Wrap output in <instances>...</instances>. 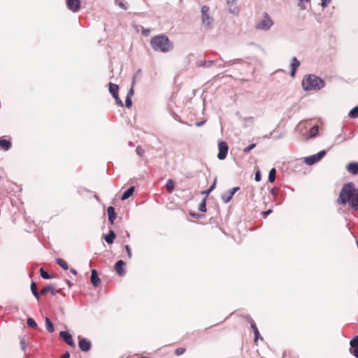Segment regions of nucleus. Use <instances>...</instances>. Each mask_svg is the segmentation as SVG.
Returning a JSON list of instances; mask_svg holds the SVG:
<instances>
[{"mask_svg": "<svg viewBox=\"0 0 358 358\" xmlns=\"http://www.w3.org/2000/svg\"><path fill=\"white\" fill-rule=\"evenodd\" d=\"M338 203L345 205L347 203L353 210L358 209V189L355 187L352 182L345 184L341 189L338 199Z\"/></svg>", "mask_w": 358, "mask_h": 358, "instance_id": "1", "label": "nucleus"}, {"mask_svg": "<svg viewBox=\"0 0 358 358\" xmlns=\"http://www.w3.org/2000/svg\"><path fill=\"white\" fill-rule=\"evenodd\" d=\"M150 45L154 50L162 52H168L173 48V43L164 34L152 37L150 40Z\"/></svg>", "mask_w": 358, "mask_h": 358, "instance_id": "2", "label": "nucleus"}, {"mask_svg": "<svg viewBox=\"0 0 358 358\" xmlns=\"http://www.w3.org/2000/svg\"><path fill=\"white\" fill-rule=\"evenodd\" d=\"M304 90H320L325 86V82L315 75H306L302 81Z\"/></svg>", "mask_w": 358, "mask_h": 358, "instance_id": "3", "label": "nucleus"}, {"mask_svg": "<svg viewBox=\"0 0 358 358\" xmlns=\"http://www.w3.org/2000/svg\"><path fill=\"white\" fill-rule=\"evenodd\" d=\"M273 22L268 13H264L262 19L256 24V28L262 30H268L273 25Z\"/></svg>", "mask_w": 358, "mask_h": 358, "instance_id": "4", "label": "nucleus"}, {"mask_svg": "<svg viewBox=\"0 0 358 358\" xmlns=\"http://www.w3.org/2000/svg\"><path fill=\"white\" fill-rule=\"evenodd\" d=\"M219 152L217 154V158L220 160H223L226 158L229 147L225 141H221L218 144Z\"/></svg>", "mask_w": 358, "mask_h": 358, "instance_id": "5", "label": "nucleus"}, {"mask_svg": "<svg viewBox=\"0 0 358 358\" xmlns=\"http://www.w3.org/2000/svg\"><path fill=\"white\" fill-rule=\"evenodd\" d=\"M67 8L72 12L76 13L80 8V0H66Z\"/></svg>", "mask_w": 358, "mask_h": 358, "instance_id": "6", "label": "nucleus"}, {"mask_svg": "<svg viewBox=\"0 0 358 358\" xmlns=\"http://www.w3.org/2000/svg\"><path fill=\"white\" fill-rule=\"evenodd\" d=\"M78 345L80 349L83 352H88L92 346L91 342L86 338L78 336Z\"/></svg>", "mask_w": 358, "mask_h": 358, "instance_id": "7", "label": "nucleus"}, {"mask_svg": "<svg viewBox=\"0 0 358 358\" xmlns=\"http://www.w3.org/2000/svg\"><path fill=\"white\" fill-rule=\"evenodd\" d=\"M59 336L70 346L75 347L72 336L68 331H60Z\"/></svg>", "mask_w": 358, "mask_h": 358, "instance_id": "8", "label": "nucleus"}, {"mask_svg": "<svg viewBox=\"0 0 358 358\" xmlns=\"http://www.w3.org/2000/svg\"><path fill=\"white\" fill-rule=\"evenodd\" d=\"M239 189L238 187H234L224 194L222 195V199L224 203H228L232 199L234 194Z\"/></svg>", "mask_w": 358, "mask_h": 358, "instance_id": "9", "label": "nucleus"}, {"mask_svg": "<svg viewBox=\"0 0 358 358\" xmlns=\"http://www.w3.org/2000/svg\"><path fill=\"white\" fill-rule=\"evenodd\" d=\"M124 266L125 263L122 260L117 261L115 265V270L120 276H122L125 274Z\"/></svg>", "mask_w": 358, "mask_h": 358, "instance_id": "10", "label": "nucleus"}, {"mask_svg": "<svg viewBox=\"0 0 358 358\" xmlns=\"http://www.w3.org/2000/svg\"><path fill=\"white\" fill-rule=\"evenodd\" d=\"M209 8L206 6H203L201 8V13H202V19L203 22L206 24V25L210 24V16L208 15Z\"/></svg>", "mask_w": 358, "mask_h": 358, "instance_id": "11", "label": "nucleus"}, {"mask_svg": "<svg viewBox=\"0 0 358 358\" xmlns=\"http://www.w3.org/2000/svg\"><path fill=\"white\" fill-rule=\"evenodd\" d=\"M91 282L94 287H96L99 285L101 280L98 276L97 272L95 269L91 271Z\"/></svg>", "mask_w": 358, "mask_h": 358, "instance_id": "12", "label": "nucleus"}, {"mask_svg": "<svg viewBox=\"0 0 358 358\" xmlns=\"http://www.w3.org/2000/svg\"><path fill=\"white\" fill-rule=\"evenodd\" d=\"M347 171L353 174L356 175L358 173V163L357 162H352L348 164L346 167Z\"/></svg>", "mask_w": 358, "mask_h": 358, "instance_id": "13", "label": "nucleus"}, {"mask_svg": "<svg viewBox=\"0 0 358 358\" xmlns=\"http://www.w3.org/2000/svg\"><path fill=\"white\" fill-rule=\"evenodd\" d=\"M107 212L108 214V220L111 224H113L114 221L117 217L115 208L113 206H109L107 209Z\"/></svg>", "mask_w": 358, "mask_h": 358, "instance_id": "14", "label": "nucleus"}, {"mask_svg": "<svg viewBox=\"0 0 358 358\" xmlns=\"http://www.w3.org/2000/svg\"><path fill=\"white\" fill-rule=\"evenodd\" d=\"M48 292H51L53 295H55L58 292V291L55 290L54 286L52 285H48L41 290V294L42 295H45Z\"/></svg>", "mask_w": 358, "mask_h": 358, "instance_id": "15", "label": "nucleus"}, {"mask_svg": "<svg viewBox=\"0 0 358 358\" xmlns=\"http://www.w3.org/2000/svg\"><path fill=\"white\" fill-rule=\"evenodd\" d=\"M299 65H300V62L296 57H294L292 59V64H291L292 71H291L290 75L292 77H294L295 76L296 70L299 66Z\"/></svg>", "mask_w": 358, "mask_h": 358, "instance_id": "16", "label": "nucleus"}, {"mask_svg": "<svg viewBox=\"0 0 358 358\" xmlns=\"http://www.w3.org/2000/svg\"><path fill=\"white\" fill-rule=\"evenodd\" d=\"M11 142L4 138H0V148L3 150H8L11 148Z\"/></svg>", "mask_w": 358, "mask_h": 358, "instance_id": "17", "label": "nucleus"}, {"mask_svg": "<svg viewBox=\"0 0 358 358\" xmlns=\"http://www.w3.org/2000/svg\"><path fill=\"white\" fill-rule=\"evenodd\" d=\"M116 237L115 232L113 230H110L109 234L104 236L105 241L109 243L112 244Z\"/></svg>", "mask_w": 358, "mask_h": 358, "instance_id": "18", "label": "nucleus"}, {"mask_svg": "<svg viewBox=\"0 0 358 358\" xmlns=\"http://www.w3.org/2000/svg\"><path fill=\"white\" fill-rule=\"evenodd\" d=\"M318 161L319 159H317L316 155L305 158V162L308 165H313Z\"/></svg>", "mask_w": 358, "mask_h": 358, "instance_id": "19", "label": "nucleus"}, {"mask_svg": "<svg viewBox=\"0 0 358 358\" xmlns=\"http://www.w3.org/2000/svg\"><path fill=\"white\" fill-rule=\"evenodd\" d=\"M134 192V187H129L127 190H126L122 196V200H126L130 196L133 194Z\"/></svg>", "mask_w": 358, "mask_h": 358, "instance_id": "20", "label": "nucleus"}, {"mask_svg": "<svg viewBox=\"0 0 358 358\" xmlns=\"http://www.w3.org/2000/svg\"><path fill=\"white\" fill-rule=\"evenodd\" d=\"M45 327L48 332L52 333L54 331V326L51 320L48 317L45 319Z\"/></svg>", "mask_w": 358, "mask_h": 358, "instance_id": "21", "label": "nucleus"}, {"mask_svg": "<svg viewBox=\"0 0 358 358\" xmlns=\"http://www.w3.org/2000/svg\"><path fill=\"white\" fill-rule=\"evenodd\" d=\"M118 90L119 87L117 85L112 83H109V92L111 93L113 96L118 94Z\"/></svg>", "mask_w": 358, "mask_h": 358, "instance_id": "22", "label": "nucleus"}, {"mask_svg": "<svg viewBox=\"0 0 358 358\" xmlns=\"http://www.w3.org/2000/svg\"><path fill=\"white\" fill-rule=\"evenodd\" d=\"M31 290L34 296L37 299H39L40 295L37 290V286L36 284L34 282H32L31 284Z\"/></svg>", "mask_w": 358, "mask_h": 358, "instance_id": "23", "label": "nucleus"}, {"mask_svg": "<svg viewBox=\"0 0 358 358\" xmlns=\"http://www.w3.org/2000/svg\"><path fill=\"white\" fill-rule=\"evenodd\" d=\"M174 187H175V183L174 182L169 179L167 182H166V189L167 190V192L169 193H171L174 189Z\"/></svg>", "mask_w": 358, "mask_h": 358, "instance_id": "24", "label": "nucleus"}, {"mask_svg": "<svg viewBox=\"0 0 358 358\" xmlns=\"http://www.w3.org/2000/svg\"><path fill=\"white\" fill-rule=\"evenodd\" d=\"M275 174H276V170L275 168H273L270 170L269 174H268V180L271 182H273L275 180Z\"/></svg>", "mask_w": 358, "mask_h": 358, "instance_id": "25", "label": "nucleus"}, {"mask_svg": "<svg viewBox=\"0 0 358 358\" xmlns=\"http://www.w3.org/2000/svg\"><path fill=\"white\" fill-rule=\"evenodd\" d=\"M56 262L64 270L68 269V264L64 259L58 258L56 259Z\"/></svg>", "mask_w": 358, "mask_h": 358, "instance_id": "26", "label": "nucleus"}, {"mask_svg": "<svg viewBox=\"0 0 358 358\" xmlns=\"http://www.w3.org/2000/svg\"><path fill=\"white\" fill-rule=\"evenodd\" d=\"M40 274L41 277L44 279H50L52 278V275H49L47 271L44 270L43 268H41L39 270Z\"/></svg>", "mask_w": 358, "mask_h": 358, "instance_id": "27", "label": "nucleus"}, {"mask_svg": "<svg viewBox=\"0 0 358 358\" xmlns=\"http://www.w3.org/2000/svg\"><path fill=\"white\" fill-rule=\"evenodd\" d=\"M349 116L352 118L358 117V106L353 108L349 113Z\"/></svg>", "mask_w": 358, "mask_h": 358, "instance_id": "28", "label": "nucleus"}, {"mask_svg": "<svg viewBox=\"0 0 358 358\" xmlns=\"http://www.w3.org/2000/svg\"><path fill=\"white\" fill-rule=\"evenodd\" d=\"M318 131H319V129H318V127L317 126L313 127L309 130V136H310V137L315 136L318 134Z\"/></svg>", "mask_w": 358, "mask_h": 358, "instance_id": "29", "label": "nucleus"}, {"mask_svg": "<svg viewBox=\"0 0 358 358\" xmlns=\"http://www.w3.org/2000/svg\"><path fill=\"white\" fill-rule=\"evenodd\" d=\"M27 324L33 329H36L38 327L36 322L31 317L27 319Z\"/></svg>", "mask_w": 358, "mask_h": 358, "instance_id": "30", "label": "nucleus"}, {"mask_svg": "<svg viewBox=\"0 0 358 358\" xmlns=\"http://www.w3.org/2000/svg\"><path fill=\"white\" fill-rule=\"evenodd\" d=\"M351 348L358 346V336H355L350 342Z\"/></svg>", "mask_w": 358, "mask_h": 358, "instance_id": "31", "label": "nucleus"}, {"mask_svg": "<svg viewBox=\"0 0 358 358\" xmlns=\"http://www.w3.org/2000/svg\"><path fill=\"white\" fill-rule=\"evenodd\" d=\"M206 198H205L202 201V202L199 204V209L201 212H206Z\"/></svg>", "mask_w": 358, "mask_h": 358, "instance_id": "32", "label": "nucleus"}, {"mask_svg": "<svg viewBox=\"0 0 358 358\" xmlns=\"http://www.w3.org/2000/svg\"><path fill=\"white\" fill-rule=\"evenodd\" d=\"M185 351L186 349L185 348H178L175 350V355L177 356H180L184 354Z\"/></svg>", "mask_w": 358, "mask_h": 358, "instance_id": "33", "label": "nucleus"}, {"mask_svg": "<svg viewBox=\"0 0 358 358\" xmlns=\"http://www.w3.org/2000/svg\"><path fill=\"white\" fill-rule=\"evenodd\" d=\"M254 334H255V338H254V342H255V343H256V344H257V341H258V339H259V338H260V339L263 340V338L260 336V334H259V330H255V331H254Z\"/></svg>", "mask_w": 358, "mask_h": 358, "instance_id": "34", "label": "nucleus"}, {"mask_svg": "<svg viewBox=\"0 0 358 358\" xmlns=\"http://www.w3.org/2000/svg\"><path fill=\"white\" fill-rule=\"evenodd\" d=\"M20 346L22 350H24L27 348V341L24 337L20 338Z\"/></svg>", "mask_w": 358, "mask_h": 358, "instance_id": "35", "label": "nucleus"}, {"mask_svg": "<svg viewBox=\"0 0 358 358\" xmlns=\"http://www.w3.org/2000/svg\"><path fill=\"white\" fill-rule=\"evenodd\" d=\"M113 98L115 99V101H116V103L120 106H123V103L122 101H121V99H120L119 96H118V94H115V95H113Z\"/></svg>", "mask_w": 358, "mask_h": 358, "instance_id": "36", "label": "nucleus"}, {"mask_svg": "<svg viewBox=\"0 0 358 358\" xmlns=\"http://www.w3.org/2000/svg\"><path fill=\"white\" fill-rule=\"evenodd\" d=\"M116 3L122 9L126 10L127 8L123 3L122 0H115Z\"/></svg>", "mask_w": 358, "mask_h": 358, "instance_id": "37", "label": "nucleus"}, {"mask_svg": "<svg viewBox=\"0 0 358 358\" xmlns=\"http://www.w3.org/2000/svg\"><path fill=\"white\" fill-rule=\"evenodd\" d=\"M256 146L255 143L251 144L249 146L244 148L243 152L245 153H248L252 149H253Z\"/></svg>", "mask_w": 358, "mask_h": 358, "instance_id": "38", "label": "nucleus"}, {"mask_svg": "<svg viewBox=\"0 0 358 358\" xmlns=\"http://www.w3.org/2000/svg\"><path fill=\"white\" fill-rule=\"evenodd\" d=\"M325 154H326V152L324 150H322L315 155L317 156V159H319V161H320L325 155Z\"/></svg>", "mask_w": 358, "mask_h": 358, "instance_id": "39", "label": "nucleus"}, {"mask_svg": "<svg viewBox=\"0 0 358 358\" xmlns=\"http://www.w3.org/2000/svg\"><path fill=\"white\" fill-rule=\"evenodd\" d=\"M353 348V350H350L351 353H352L355 357H356L357 358H358V346L354 347V348Z\"/></svg>", "mask_w": 358, "mask_h": 358, "instance_id": "40", "label": "nucleus"}, {"mask_svg": "<svg viewBox=\"0 0 358 358\" xmlns=\"http://www.w3.org/2000/svg\"><path fill=\"white\" fill-rule=\"evenodd\" d=\"M125 250H126V251H127V253L128 257H129V259H131V248H130L129 245H127L125 246Z\"/></svg>", "mask_w": 358, "mask_h": 358, "instance_id": "41", "label": "nucleus"}, {"mask_svg": "<svg viewBox=\"0 0 358 358\" xmlns=\"http://www.w3.org/2000/svg\"><path fill=\"white\" fill-rule=\"evenodd\" d=\"M125 106L127 108H130L131 106V99L130 97H127L125 101Z\"/></svg>", "mask_w": 358, "mask_h": 358, "instance_id": "42", "label": "nucleus"}, {"mask_svg": "<svg viewBox=\"0 0 358 358\" xmlns=\"http://www.w3.org/2000/svg\"><path fill=\"white\" fill-rule=\"evenodd\" d=\"M250 327L253 329V331H255V330H258L257 325L253 320H251L250 321Z\"/></svg>", "mask_w": 358, "mask_h": 358, "instance_id": "43", "label": "nucleus"}, {"mask_svg": "<svg viewBox=\"0 0 358 358\" xmlns=\"http://www.w3.org/2000/svg\"><path fill=\"white\" fill-rule=\"evenodd\" d=\"M255 180L256 181H259L261 180V175H260V173L259 171H257L256 173H255Z\"/></svg>", "mask_w": 358, "mask_h": 358, "instance_id": "44", "label": "nucleus"}, {"mask_svg": "<svg viewBox=\"0 0 358 358\" xmlns=\"http://www.w3.org/2000/svg\"><path fill=\"white\" fill-rule=\"evenodd\" d=\"M150 32V31L149 29H143V31H142V34H143L144 36H149Z\"/></svg>", "mask_w": 358, "mask_h": 358, "instance_id": "45", "label": "nucleus"}, {"mask_svg": "<svg viewBox=\"0 0 358 358\" xmlns=\"http://www.w3.org/2000/svg\"><path fill=\"white\" fill-rule=\"evenodd\" d=\"M134 94V90H133V88L131 87L129 91L128 92V94H127V97H131Z\"/></svg>", "mask_w": 358, "mask_h": 358, "instance_id": "46", "label": "nucleus"}, {"mask_svg": "<svg viewBox=\"0 0 358 358\" xmlns=\"http://www.w3.org/2000/svg\"><path fill=\"white\" fill-rule=\"evenodd\" d=\"M292 354L290 352H285L283 354V358H285L287 356L291 357Z\"/></svg>", "mask_w": 358, "mask_h": 358, "instance_id": "47", "label": "nucleus"}, {"mask_svg": "<svg viewBox=\"0 0 358 358\" xmlns=\"http://www.w3.org/2000/svg\"><path fill=\"white\" fill-rule=\"evenodd\" d=\"M215 187V181L214 182V183L210 186V187L208 189V192H212L214 188Z\"/></svg>", "mask_w": 358, "mask_h": 358, "instance_id": "48", "label": "nucleus"}, {"mask_svg": "<svg viewBox=\"0 0 358 358\" xmlns=\"http://www.w3.org/2000/svg\"><path fill=\"white\" fill-rule=\"evenodd\" d=\"M271 212H272V210H268L266 211L263 212V214H264V216H266L268 214H270Z\"/></svg>", "mask_w": 358, "mask_h": 358, "instance_id": "49", "label": "nucleus"}, {"mask_svg": "<svg viewBox=\"0 0 358 358\" xmlns=\"http://www.w3.org/2000/svg\"><path fill=\"white\" fill-rule=\"evenodd\" d=\"M70 357V355L69 352H66L65 354H64L62 356V358H69Z\"/></svg>", "mask_w": 358, "mask_h": 358, "instance_id": "50", "label": "nucleus"}, {"mask_svg": "<svg viewBox=\"0 0 358 358\" xmlns=\"http://www.w3.org/2000/svg\"><path fill=\"white\" fill-rule=\"evenodd\" d=\"M71 272L73 274H74V275H76V274H77V272H76V271L74 268H71Z\"/></svg>", "mask_w": 358, "mask_h": 358, "instance_id": "51", "label": "nucleus"}, {"mask_svg": "<svg viewBox=\"0 0 358 358\" xmlns=\"http://www.w3.org/2000/svg\"><path fill=\"white\" fill-rule=\"evenodd\" d=\"M210 192H208V189L207 191L203 192L202 194H205L208 195Z\"/></svg>", "mask_w": 358, "mask_h": 358, "instance_id": "52", "label": "nucleus"}, {"mask_svg": "<svg viewBox=\"0 0 358 358\" xmlns=\"http://www.w3.org/2000/svg\"><path fill=\"white\" fill-rule=\"evenodd\" d=\"M140 150H141V149H140L139 148H137V149H136V151H137V152H138V154H140V153H141Z\"/></svg>", "mask_w": 358, "mask_h": 358, "instance_id": "53", "label": "nucleus"}, {"mask_svg": "<svg viewBox=\"0 0 358 358\" xmlns=\"http://www.w3.org/2000/svg\"><path fill=\"white\" fill-rule=\"evenodd\" d=\"M300 1H308L309 0H299Z\"/></svg>", "mask_w": 358, "mask_h": 358, "instance_id": "54", "label": "nucleus"}, {"mask_svg": "<svg viewBox=\"0 0 358 358\" xmlns=\"http://www.w3.org/2000/svg\"><path fill=\"white\" fill-rule=\"evenodd\" d=\"M196 125L200 126V125H201V123H196Z\"/></svg>", "mask_w": 358, "mask_h": 358, "instance_id": "55", "label": "nucleus"}, {"mask_svg": "<svg viewBox=\"0 0 358 358\" xmlns=\"http://www.w3.org/2000/svg\"><path fill=\"white\" fill-rule=\"evenodd\" d=\"M294 358H297V357H294Z\"/></svg>", "mask_w": 358, "mask_h": 358, "instance_id": "56", "label": "nucleus"}]
</instances>
